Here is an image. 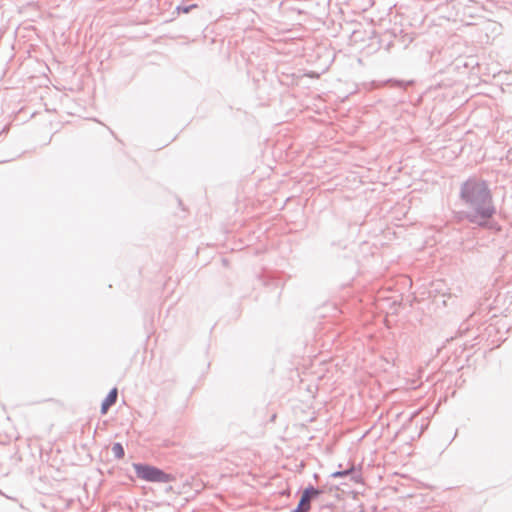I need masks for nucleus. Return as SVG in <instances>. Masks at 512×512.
Segmentation results:
<instances>
[{"label":"nucleus","mask_w":512,"mask_h":512,"mask_svg":"<svg viewBox=\"0 0 512 512\" xmlns=\"http://www.w3.org/2000/svg\"><path fill=\"white\" fill-rule=\"evenodd\" d=\"M293 11H296L297 13L301 14L303 11L300 8L292 7Z\"/></svg>","instance_id":"obj_9"},{"label":"nucleus","mask_w":512,"mask_h":512,"mask_svg":"<svg viewBox=\"0 0 512 512\" xmlns=\"http://www.w3.org/2000/svg\"><path fill=\"white\" fill-rule=\"evenodd\" d=\"M137 478L152 483H169L176 480L175 475L147 463H133Z\"/></svg>","instance_id":"obj_2"},{"label":"nucleus","mask_w":512,"mask_h":512,"mask_svg":"<svg viewBox=\"0 0 512 512\" xmlns=\"http://www.w3.org/2000/svg\"><path fill=\"white\" fill-rule=\"evenodd\" d=\"M117 397L118 390L116 387H114L108 392V394L101 403V414L107 413L108 409L116 403Z\"/></svg>","instance_id":"obj_5"},{"label":"nucleus","mask_w":512,"mask_h":512,"mask_svg":"<svg viewBox=\"0 0 512 512\" xmlns=\"http://www.w3.org/2000/svg\"><path fill=\"white\" fill-rule=\"evenodd\" d=\"M459 220H466L475 227L497 234L502 230L495 220L497 212L488 182L478 176H470L459 187Z\"/></svg>","instance_id":"obj_1"},{"label":"nucleus","mask_w":512,"mask_h":512,"mask_svg":"<svg viewBox=\"0 0 512 512\" xmlns=\"http://www.w3.org/2000/svg\"><path fill=\"white\" fill-rule=\"evenodd\" d=\"M323 491L313 485H308L302 491L298 505L292 510V512H308L311 509V501L318 498Z\"/></svg>","instance_id":"obj_3"},{"label":"nucleus","mask_w":512,"mask_h":512,"mask_svg":"<svg viewBox=\"0 0 512 512\" xmlns=\"http://www.w3.org/2000/svg\"><path fill=\"white\" fill-rule=\"evenodd\" d=\"M332 478H342V477H350V480L358 483L361 481V472L358 470L354 464H352L349 468L344 470H338L330 475Z\"/></svg>","instance_id":"obj_4"},{"label":"nucleus","mask_w":512,"mask_h":512,"mask_svg":"<svg viewBox=\"0 0 512 512\" xmlns=\"http://www.w3.org/2000/svg\"><path fill=\"white\" fill-rule=\"evenodd\" d=\"M111 450L116 459H122L125 455L124 447L120 442H115Z\"/></svg>","instance_id":"obj_8"},{"label":"nucleus","mask_w":512,"mask_h":512,"mask_svg":"<svg viewBox=\"0 0 512 512\" xmlns=\"http://www.w3.org/2000/svg\"><path fill=\"white\" fill-rule=\"evenodd\" d=\"M387 83H389L393 87H397L400 89H406L408 86H411L414 84L413 80H397V79H389L387 80Z\"/></svg>","instance_id":"obj_7"},{"label":"nucleus","mask_w":512,"mask_h":512,"mask_svg":"<svg viewBox=\"0 0 512 512\" xmlns=\"http://www.w3.org/2000/svg\"><path fill=\"white\" fill-rule=\"evenodd\" d=\"M195 8H198V4L189 3V0H183L181 4L176 6L173 13H176L177 15H179L181 13L188 14Z\"/></svg>","instance_id":"obj_6"}]
</instances>
